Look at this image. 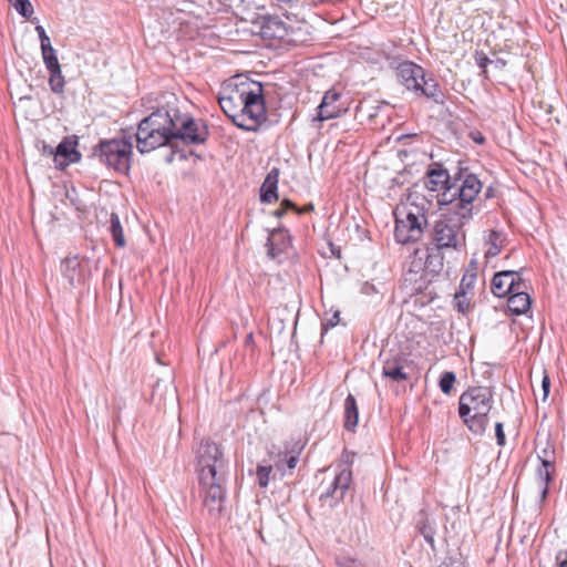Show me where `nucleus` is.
<instances>
[{"label":"nucleus","mask_w":567,"mask_h":567,"mask_svg":"<svg viewBox=\"0 0 567 567\" xmlns=\"http://www.w3.org/2000/svg\"><path fill=\"white\" fill-rule=\"evenodd\" d=\"M134 135L136 148L144 154L161 146L173 145L174 141H181L187 146L202 145L207 141L209 130L202 118L183 114L176 109L161 107L138 123Z\"/></svg>","instance_id":"1"},{"label":"nucleus","mask_w":567,"mask_h":567,"mask_svg":"<svg viewBox=\"0 0 567 567\" xmlns=\"http://www.w3.org/2000/svg\"><path fill=\"white\" fill-rule=\"evenodd\" d=\"M218 103L234 125L246 132H257L267 121L264 89L259 82L228 86L218 96Z\"/></svg>","instance_id":"2"},{"label":"nucleus","mask_w":567,"mask_h":567,"mask_svg":"<svg viewBox=\"0 0 567 567\" xmlns=\"http://www.w3.org/2000/svg\"><path fill=\"white\" fill-rule=\"evenodd\" d=\"M425 187L437 193L436 200L440 207L461 202L463 198L476 200L482 190V182L468 169H458L454 175L440 163L430 165L426 172Z\"/></svg>","instance_id":"3"},{"label":"nucleus","mask_w":567,"mask_h":567,"mask_svg":"<svg viewBox=\"0 0 567 567\" xmlns=\"http://www.w3.org/2000/svg\"><path fill=\"white\" fill-rule=\"evenodd\" d=\"M444 206L445 210L433 225L432 240L439 248L457 250L465 245L464 226L480 212V205L476 200L463 198L461 202Z\"/></svg>","instance_id":"4"},{"label":"nucleus","mask_w":567,"mask_h":567,"mask_svg":"<svg viewBox=\"0 0 567 567\" xmlns=\"http://www.w3.org/2000/svg\"><path fill=\"white\" fill-rule=\"evenodd\" d=\"M493 403V391L487 386H473L461 394L458 415L473 434L485 433Z\"/></svg>","instance_id":"5"},{"label":"nucleus","mask_w":567,"mask_h":567,"mask_svg":"<svg viewBox=\"0 0 567 567\" xmlns=\"http://www.w3.org/2000/svg\"><path fill=\"white\" fill-rule=\"evenodd\" d=\"M227 463L220 447L210 440H204L196 450V472L198 482L226 477Z\"/></svg>","instance_id":"6"},{"label":"nucleus","mask_w":567,"mask_h":567,"mask_svg":"<svg viewBox=\"0 0 567 567\" xmlns=\"http://www.w3.org/2000/svg\"><path fill=\"white\" fill-rule=\"evenodd\" d=\"M427 220L419 206L404 208L395 213L394 238L396 243L405 245L417 241Z\"/></svg>","instance_id":"7"},{"label":"nucleus","mask_w":567,"mask_h":567,"mask_svg":"<svg viewBox=\"0 0 567 567\" xmlns=\"http://www.w3.org/2000/svg\"><path fill=\"white\" fill-rule=\"evenodd\" d=\"M133 145L131 136L121 140L102 141L94 150L100 161L120 173H127L131 167Z\"/></svg>","instance_id":"8"},{"label":"nucleus","mask_w":567,"mask_h":567,"mask_svg":"<svg viewBox=\"0 0 567 567\" xmlns=\"http://www.w3.org/2000/svg\"><path fill=\"white\" fill-rule=\"evenodd\" d=\"M217 477L207 480V482H198L203 506L213 519H218L221 516L226 503V477Z\"/></svg>","instance_id":"9"},{"label":"nucleus","mask_w":567,"mask_h":567,"mask_svg":"<svg viewBox=\"0 0 567 567\" xmlns=\"http://www.w3.org/2000/svg\"><path fill=\"white\" fill-rule=\"evenodd\" d=\"M351 482L352 471L350 468H340L330 481L321 482L319 499L327 503L329 507H334L344 498Z\"/></svg>","instance_id":"10"},{"label":"nucleus","mask_w":567,"mask_h":567,"mask_svg":"<svg viewBox=\"0 0 567 567\" xmlns=\"http://www.w3.org/2000/svg\"><path fill=\"white\" fill-rule=\"evenodd\" d=\"M349 110L347 96L334 87L328 90L319 106L317 107L316 120L323 122L340 117Z\"/></svg>","instance_id":"11"},{"label":"nucleus","mask_w":567,"mask_h":567,"mask_svg":"<svg viewBox=\"0 0 567 567\" xmlns=\"http://www.w3.org/2000/svg\"><path fill=\"white\" fill-rule=\"evenodd\" d=\"M526 282L517 270H503L494 274L491 291L495 297L504 298L516 289H525Z\"/></svg>","instance_id":"12"},{"label":"nucleus","mask_w":567,"mask_h":567,"mask_svg":"<svg viewBox=\"0 0 567 567\" xmlns=\"http://www.w3.org/2000/svg\"><path fill=\"white\" fill-rule=\"evenodd\" d=\"M395 70L399 81L412 92L417 89L420 81L425 76V70L412 61H402L398 63Z\"/></svg>","instance_id":"13"},{"label":"nucleus","mask_w":567,"mask_h":567,"mask_svg":"<svg viewBox=\"0 0 567 567\" xmlns=\"http://www.w3.org/2000/svg\"><path fill=\"white\" fill-rule=\"evenodd\" d=\"M76 141L72 137H64L54 148V163L56 167H65L70 164L78 163L81 154L76 151Z\"/></svg>","instance_id":"14"},{"label":"nucleus","mask_w":567,"mask_h":567,"mask_svg":"<svg viewBox=\"0 0 567 567\" xmlns=\"http://www.w3.org/2000/svg\"><path fill=\"white\" fill-rule=\"evenodd\" d=\"M61 272L73 288L84 281V270L79 256L66 257L61 262Z\"/></svg>","instance_id":"15"},{"label":"nucleus","mask_w":567,"mask_h":567,"mask_svg":"<svg viewBox=\"0 0 567 567\" xmlns=\"http://www.w3.org/2000/svg\"><path fill=\"white\" fill-rule=\"evenodd\" d=\"M406 359L401 355L388 358L383 362L382 377L393 382H402L409 379L405 372Z\"/></svg>","instance_id":"16"},{"label":"nucleus","mask_w":567,"mask_h":567,"mask_svg":"<svg viewBox=\"0 0 567 567\" xmlns=\"http://www.w3.org/2000/svg\"><path fill=\"white\" fill-rule=\"evenodd\" d=\"M415 94L425 96L436 104H443L445 100V95L442 92L437 81L430 76H423V80L420 81L417 89L414 91Z\"/></svg>","instance_id":"17"},{"label":"nucleus","mask_w":567,"mask_h":567,"mask_svg":"<svg viewBox=\"0 0 567 567\" xmlns=\"http://www.w3.org/2000/svg\"><path fill=\"white\" fill-rule=\"evenodd\" d=\"M279 168L272 167L266 175L260 187V200L270 204L278 199Z\"/></svg>","instance_id":"18"},{"label":"nucleus","mask_w":567,"mask_h":567,"mask_svg":"<svg viewBox=\"0 0 567 567\" xmlns=\"http://www.w3.org/2000/svg\"><path fill=\"white\" fill-rule=\"evenodd\" d=\"M508 297L507 307L514 315H523L530 308V297L523 289H516Z\"/></svg>","instance_id":"19"},{"label":"nucleus","mask_w":567,"mask_h":567,"mask_svg":"<svg viewBox=\"0 0 567 567\" xmlns=\"http://www.w3.org/2000/svg\"><path fill=\"white\" fill-rule=\"evenodd\" d=\"M416 527L419 529V533L424 537L425 542L434 550V536L436 534L435 520L433 518H430V516L425 512H420L419 519L416 522Z\"/></svg>","instance_id":"20"},{"label":"nucleus","mask_w":567,"mask_h":567,"mask_svg":"<svg viewBox=\"0 0 567 567\" xmlns=\"http://www.w3.org/2000/svg\"><path fill=\"white\" fill-rule=\"evenodd\" d=\"M344 429L348 431H354L359 422V410L355 398L349 393L344 399Z\"/></svg>","instance_id":"21"},{"label":"nucleus","mask_w":567,"mask_h":567,"mask_svg":"<svg viewBox=\"0 0 567 567\" xmlns=\"http://www.w3.org/2000/svg\"><path fill=\"white\" fill-rule=\"evenodd\" d=\"M556 465L550 463H539L536 468V477L542 487L540 497L544 501L548 494V485L554 478Z\"/></svg>","instance_id":"22"},{"label":"nucleus","mask_w":567,"mask_h":567,"mask_svg":"<svg viewBox=\"0 0 567 567\" xmlns=\"http://www.w3.org/2000/svg\"><path fill=\"white\" fill-rule=\"evenodd\" d=\"M442 249L443 248H439L435 245L432 248H427L425 268L432 274H440L444 267V256L442 254Z\"/></svg>","instance_id":"23"},{"label":"nucleus","mask_w":567,"mask_h":567,"mask_svg":"<svg viewBox=\"0 0 567 567\" xmlns=\"http://www.w3.org/2000/svg\"><path fill=\"white\" fill-rule=\"evenodd\" d=\"M264 33L277 39H284L287 35V28L279 18H269L264 24Z\"/></svg>","instance_id":"24"},{"label":"nucleus","mask_w":567,"mask_h":567,"mask_svg":"<svg viewBox=\"0 0 567 567\" xmlns=\"http://www.w3.org/2000/svg\"><path fill=\"white\" fill-rule=\"evenodd\" d=\"M109 230L112 235V238L117 247H124L125 246V238L123 234V228L121 225L120 217L116 213H112L110 216V226Z\"/></svg>","instance_id":"25"},{"label":"nucleus","mask_w":567,"mask_h":567,"mask_svg":"<svg viewBox=\"0 0 567 567\" xmlns=\"http://www.w3.org/2000/svg\"><path fill=\"white\" fill-rule=\"evenodd\" d=\"M49 86L54 94H63L65 80L61 68L49 70Z\"/></svg>","instance_id":"26"},{"label":"nucleus","mask_w":567,"mask_h":567,"mask_svg":"<svg viewBox=\"0 0 567 567\" xmlns=\"http://www.w3.org/2000/svg\"><path fill=\"white\" fill-rule=\"evenodd\" d=\"M486 244L488 245V248L485 251V257H496L502 251V233L492 230L488 235Z\"/></svg>","instance_id":"27"},{"label":"nucleus","mask_w":567,"mask_h":567,"mask_svg":"<svg viewBox=\"0 0 567 567\" xmlns=\"http://www.w3.org/2000/svg\"><path fill=\"white\" fill-rule=\"evenodd\" d=\"M41 53L43 63L48 71L61 68L56 56V51L54 50L52 44L41 48Z\"/></svg>","instance_id":"28"},{"label":"nucleus","mask_w":567,"mask_h":567,"mask_svg":"<svg viewBox=\"0 0 567 567\" xmlns=\"http://www.w3.org/2000/svg\"><path fill=\"white\" fill-rule=\"evenodd\" d=\"M537 458L539 463H550L556 465L555 445L550 443L549 440H547L545 446L537 452Z\"/></svg>","instance_id":"29"},{"label":"nucleus","mask_w":567,"mask_h":567,"mask_svg":"<svg viewBox=\"0 0 567 567\" xmlns=\"http://www.w3.org/2000/svg\"><path fill=\"white\" fill-rule=\"evenodd\" d=\"M455 381H456L455 373L452 372V371H445L441 375V379H440V382H439L440 390L444 394H450L452 389H453V386H454Z\"/></svg>","instance_id":"30"},{"label":"nucleus","mask_w":567,"mask_h":567,"mask_svg":"<svg viewBox=\"0 0 567 567\" xmlns=\"http://www.w3.org/2000/svg\"><path fill=\"white\" fill-rule=\"evenodd\" d=\"M272 472L271 465H261L259 464L256 468V475L258 480V485L261 488H265L268 486L270 481V474Z\"/></svg>","instance_id":"31"},{"label":"nucleus","mask_w":567,"mask_h":567,"mask_svg":"<svg viewBox=\"0 0 567 567\" xmlns=\"http://www.w3.org/2000/svg\"><path fill=\"white\" fill-rule=\"evenodd\" d=\"M476 280V274H465L460 282V296L467 293L473 296V288Z\"/></svg>","instance_id":"32"},{"label":"nucleus","mask_w":567,"mask_h":567,"mask_svg":"<svg viewBox=\"0 0 567 567\" xmlns=\"http://www.w3.org/2000/svg\"><path fill=\"white\" fill-rule=\"evenodd\" d=\"M14 9L23 18H30L33 13V8L29 0H16Z\"/></svg>","instance_id":"33"},{"label":"nucleus","mask_w":567,"mask_h":567,"mask_svg":"<svg viewBox=\"0 0 567 567\" xmlns=\"http://www.w3.org/2000/svg\"><path fill=\"white\" fill-rule=\"evenodd\" d=\"M299 461L298 454L292 455H285L284 460H279L276 464L277 468L279 471H284L285 466H287L288 470H293L297 466V463Z\"/></svg>","instance_id":"34"},{"label":"nucleus","mask_w":567,"mask_h":567,"mask_svg":"<svg viewBox=\"0 0 567 567\" xmlns=\"http://www.w3.org/2000/svg\"><path fill=\"white\" fill-rule=\"evenodd\" d=\"M454 299L456 301L457 310L462 313H466L470 309L471 297H468L467 293L460 296V291H457Z\"/></svg>","instance_id":"35"},{"label":"nucleus","mask_w":567,"mask_h":567,"mask_svg":"<svg viewBox=\"0 0 567 567\" xmlns=\"http://www.w3.org/2000/svg\"><path fill=\"white\" fill-rule=\"evenodd\" d=\"M280 235L282 236L281 233H278V231H274L271 233V235L268 237V243H267V246H268V255L271 257V258H275L277 255H279L282 249L281 248H276L275 244H274V240L276 239V237Z\"/></svg>","instance_id":"36"},{"label":"nucleus","mask_w":567,"mask_h":567,"mask_svg":"<svg viewBox=\"0 0 567 567\" xmlns=\"http://www.w3.org/2000/svg\"><path fill=\"white\" fill-rule=\"evenodd\" d=\"M337 565L339 567H364V565L361 561L352 557H338Z\"/></svg>","instance_id":"37"},{"label":"nucleus","mask_w":567,"mask_h":567,"mask_svg":"<svg viewBox=\"0 0 567 567\" xmlns=\"http://www.w3.org/2000/svg\"><path fill=\"white\" fill-rule=\"evenodd\" d=\"M439 567H465V563L461 555L456 557L450 556Z\"/></svg>","instance_id":"38"},{"label":"nucleus","mask_w":567,"mask_h":567,"mask_svg":"<svg viewBox=\"0 0 567 567\" xmlns=\"http://www.w3.org/2000/svg\"><path fill=\"white\" fill-rule=\"evenodd\" d=\"M340 321V312L339 311H336L333 312V315L326 319L322 323H321V328H322V331H328L329 329L336 327Z\"/></svg>","instance_id":"39"},{"label":"nucleus","mask_w":567,"mask_h":567,"mask_svg":"<svg viewBox=\"0 0 567 567\" xmlns=\"http://www.w3.org/2000/svg\"><path fill=\"white\" fill-rule=\"evenodd\" d=\"M495 436H496L497 445L504 446L505 443H506V437H505V433H504V429H503V423L502 422H497L495 424Z\"/></svg>","instance_id":"40"},{"label":"nucleus","mask_w":567,"mask_h":567,"mask_svg":"<svg viewBox=\"0 0 567 567\" xmlns=\"http://www.w3.org/2000/svg\"><path fill=\"white\" fill-rule=\"evenodd\" d=\"M354 456H355V453L349 452V451H343V453L341 455V462L344 463L346 466L339 465V470L340 468H350L351 470Z\"/></svg>","instance_id":"41"},{"label":"nucleus","mask_w":567,"mask_h":567,"mask_svg":"<svg viewBox=\"0 0 567 567\" xmlns=\"http://www.w3.org/2000/svg\"><path fill=\"white\" fill-rule=\"evenodd\" d=\"M35 31L39 35L41 48L51 44L50 38L48 37L45 29L42 25H37Z\"/></svg>","instance_id":"42"},{"label":"nucleus","mask_w":567,"mask_h":567,"mask_svg":"<svg viewBox=\"0 0 567 567\" xmlns=\"http://www.w3.org/2000/svg\"><path fill=\"white\" fill-rule=\"evenodd\" d=\"M542 389H543V401H546L550 391V379L547 374L543 377L542 380Z\"/></svg>","instance_id":"43"},{"label":"nucleus","mask_w":567,"mask_h":567,"mask_svg":"<svg viewBox=\"0 0 567 567\" xmlns=\"http://www.w3.org/2000/svg\"><path fill=\"white\" fill-rule=\"evenodd\" d=\"M556 565L567 567V550H559L556 555Z\"/></svg>","instance_id":"44"},{"label":"nucleus","mask_w":567,"mask_h":567,"mask_svg":"<svg viewBox=\"0 0 567 567\" xmlns=\"http://www.w3.org/2000/svg\"><path fill=\"white\" fill-rule=\"evenodd\" d=\"M280 206L286 210H295L297 213V206L289 199H284L280 204Z\"/></svg>","instance_id":"45"},{"label":"nucleus","mask_w":567,"mask_h":567,"mask_svg":"<svg viewBox=\"0 0 567 567\" xmlns=\"http://www.w3.org/2000/svg\"><path fill=\"white\" fill-rule=\"evenodd\" d=\"M476 62H477V65L481 68V69H484L487 66L488 63H491L492 61L486 56V55H482L480 58L476 59Z\"/></svg>","instance_id":"46"},{"label":"nucleus","mask_w":567,"mask_h":567,"mask_svg":"<svg viewBox=\"0 0 567 567\" xmlns=\"http://www.w3.org/2000/svg\"><path fill=\"white\" fill-rule=\"evenodd\" d=\"M54 148L55 147H52L51 145L43 143L42 152H43V154L54 157Z\"/></svg>","instance_id":"47"},{"label":"nucleus","mask_w":567,"mask_h":567,"mask_svg":"<svg viewBox=\"0 0 567 567\" xmlns=\"http://www.w3.org/2000/svg\"><path fill=\"white\" fill-rule=\"evenodd\" d=\"M362 292L370 295L371 292H375V288L373 285H370L369 282H365L362 286Z\"/></svg>","instance_id":"48"},{"label":"nucleus","mask_w":567,"mask_h":567,"mask_svg":"<svg viewBox=\"0 0 567 567\" xmlns=\"http://www.w3.org/2000/svg\"><path fill=\"white\" fill-rule=\"evenodd\" d=\"M472 137H473V141L477 144H483L485 142L484 136L480 132L472 134Z\"/></svg>","instance_id":"49"},{"label":"nucleus","mask_w":567,"mask_h":567,"mask_svg":"<svg viewBox=\"0 0 567 567\" xmlns=\"http://www.w3.org/2000/svg\"><path fill=\"white\" fill-rule=\"evenodd\" d=\"M312 209H313V206H312V205H309V206L305 207L303 209H299V208H297V214H299V215H300V214H303V213L310 212V210H312Z\"/></svg>","instance_id":"50"},{"label":"nucleus","mask_w":567,"mask_h":567,"mask_svg":"<svg viewBox=\"0 0 567 567\" xmlns=\"http://www.w3.org/2000/svg\"><path fill=\"white\" fill-rule=\"evenodd\" d=\"M287 212L280 206L276 212H275V215L277 217H281L286 214Z\"/></svg>","instance_id":"51"},{"label":"nucleus","mask_w":567,"mask_h":567,"mask_svg":"<svg viewBox=\"0 0 567 567\" xmlns=\"http://www.w3.org/2000/svg\"><path fill=\"white\" fill-rule=\"evenodd\" d=\"M493 193H494L493 187H491V186H489V187H487V188H486V192H485V197H486V198H491V197L493 196Z\"/></svg>","instance_id":"52"},{"label":"nucleus","mask_w":567,"mask_h":567,"mask_svg":"<svg viewBox=\"0 0 567 567\" xmlns=\"http://www.w3.org/2000/svg\"><path fill=\"white\" fill-rule=\"evenodd\" d=\"M246 344H250L254 342V337H252V333H249L247 337H246Z\"/></svg>","instance_id":"53"}]
</instances>
